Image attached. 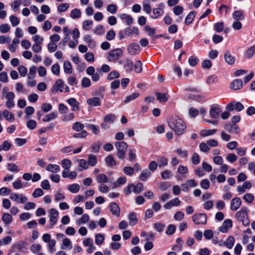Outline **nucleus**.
Here are the masks:
<instances>
[{
    "instance_id": "1",
    "label": "nucleus",
    "mask_w": 255,
    "mask_h": 255,
    "mask_svg": "<svg viewBox=\"0 0 255 255\" xmlns=\"http://www.w3.org/2000/svg\"><path fill=\"white\" fill-rule=\"evenodd\" d=\"M168 124L170 128L177 135H181L185 131L186 127L185 123L178 117L170 119Z\"/></svg>"
},
{
    "instance_id": "2",
    "label": "nucleus",
    "mask_w": 255,
    "mask_h": 255,
    "mask_svg": "<svg viewBox=\"0 0 255 255\" xmlns=\"http://www.w3.org/2000/svg\"><path fill=\"white\" fill-rule=\"evenodd\" d=\"M117 150V156L120 159H124L126 157V151L128 145L125 141H117L115 144Z\"/></svg>"
},
{
    "instance_id": "3",
    "label": "nucleus",
    "mask_w": 255,
    "mask_h": 255,
    "mask_svg": "<svg viewBox=\"0 0 255 255\" xmlns=\"http://www.w3.org/2000/svg\"><path fill=\"white\" fill-rule=\"evenodd\" d=\"M248 213L247 208L243 207L241 209L237 212L235 215L236 219L242 222L243 225L247 226L249 225V220L247 219Z\"/></svg>"
},
{
    "instance_id": "4",
    "label": "nucleus",
    "mask_w": 255,
    "mask_h": 255,
    "mask_svg": "<svg viewBox=\"0 0 255 255\" xmlns=\"http://www.w3.org/2000/svg\"><path fill=\"white\" fill-rule=\"evenodd\" d=\"M42 240L45 243H48L49 252L50 254H53L55 251L56 241L53 239H51L50 235L47 233L43 235Z\"/></svg>"
},
{
    "instance_id": "5",
    "label": "nucleus",
    "mask_w": 255,
    "mask_h": 255,
    "mask_svg": "<svg viewBox=\"0 0 255 255\" xmlns=\"http://www.w3.org/2000/svg\"><path fill=\"white\" fill-rule=\"evenodd\" d=\"M123 54L121 48H117L110 51L108 53V59L110 62H115L118 60Z\"/></svg>"
},
{
    "instance_id": "6",
    "label": "nucleus",
    "mask_w": 255,
    "mask_h": 255,
    "mask_svg": "<svg viewBox=\"0 0 255 255\" xmlns=\"http://www.w3.org/2000/svg\"><path fill=\"white\" fill-rule=\"evenodd\" d=\"M192 219L196 225H205L207 222V216L204 213L195 214Z\"/></svg>"
},
{
    "instance_id": "7",
    "label": "nucleus",
    "mask_w": 255,
    "mask_h": 255,
    "mask_svg": "<svg viewBox=\"0 0 255 255\" xmlns=\"http://www.w3.org/2000/svg\"><path fill=\"white\" fill-rule=\"evenodd\" d=\"M49 214L50 226H47V227L51 229L53 228V226L55 225L57 222L59 213L54 208H52L49 211Z\"/></svg>"
},
{
    "instance_id": "8",
    "label": "nucleus",
    "mask_w": 255,
    "mask_h": 255,
    "mask_svg": "<svg viewBox=\"0 0 255 255\" xmlns=\"http://www.w3.org/2000/svg\"><path fill=\"white\" fill-rule=\"evenodd\" d=\"M244 108V106L239 102L233 101L229 103L226 107L227 110L232 111L236 110L237 112H240Z\"/></svg>"
},
{
    "instance_id": "9",
    "label": "nucleus",
    "mask_w": 255,
    "mask_h": 255,
    "mask_svg": "<svg viewBox=\"0 0 255 255\" xmlns=\"http://www.w3.org/2000/svg\"><path fill=\"white\" fill-rule=\"evenodd\" d=\"M10 199L17 203L24 204L27 201V197L22 194H17L14 193L10 194Z\"/></svg>"
},
{
    "instance_id": "10",
    "label": "nucleus",
    "mask_w": 255,
    "mask_h": 255,
    "mask_svg": "<svg viewBox=\"0 0 255 255\" xmlns=\"http://www.w3.org/2000/svg\"><path fill=\"white\" fill-rule=\"evenodd\" d=\"M25 243L22 241H20L16 243V244H13L11 246V250L9 251L8 253V255H10L11 253L15 252V251H20L22 250L25 247Z\"/></svg>"
},
{
    "instance_id": "11",
    "label": "nucleus",
    "mask_w": 255,
    "mask_h": 255,
    "mask_svg": "<svg viewBox=\"0 0 255 255\" xmlns=\"http://www.w3.org/2000/svg\"><path fill=\"white\" fill-rule=\"evenodd\" d=\"M140 47L138 44L132 43L128 47V52L132 55H135L140 52Z\"/></svg>"
},
{
    "instance_id": "12",
    "label": "nucleus",
    "mask_w": 255,
    "mask_h": 255,
    "mask_svg": "<svg viewBox=\"0 0 255 255\" xmlns=\"http://www.w3.org/2000/svg\"><path fill=\"white\" fill-rule=\"evenodd\" d=\"M64 85V82L61 79H59L55 82V84L51 88V92L53 93H56L59 91L62 92L63 91L62 88Z\"/></svg>"
},
{
    "instance_id": "13",
    "label": "nucleus",
    "mask_w": 255,
    "mask_h": 255,
    "mask_svg": "<svg viewBox=\"0 0 255 255\" xmlns=\"http://www.w3.org/2000/svg\"><path fill=\"white\" fill-rule=\"evenodd\" d=\"M242 201L239 197H236L232 199L231 201V210L233 211L238 210L241 207Z\"/></svg>"
},
{
    "instance_id": "14",
    "label": "nucleus",
    "mask_w": 255,
    "mask_h": 255,
    "mask_svg": "<svg viewBox=\"0 0 255 255\" xmlns=\"http://www.w3.org/2000/svg\"><path fill=\"white\" fill-rule=\"evenodd\" d=\"M221 109L216 105H212L209 111V114L211 118L217 119L219 117Z\"/></svg>"
},
{
    "instance_id": "15",
    "label": "nucleus",
    "mask_w": 255,
    "mask_h": 255,
    "mask_svg": "<svg viewBox=\"0 0 255 255\" xmlns=\"http://www.w3.org/2000/svg\"><path fill=\"white\" fill-rule=\"evenodd\" d=\"M225 129L229 132H234L238 133L239 131V127L232 123H228L225 126Z\"/></svg>"
},
{
    "instance_id": "16",
    "label": "nucleus",
    "mask_w": 255,
    "mask_h": 255,
    "mask_svg": "<svg viewBox=\"0 0 255 255\" xmlns=\"http://www.w3.org/2000/svg\"><path fill=\"white\" fill-rule=\"evenodd\" d=\"M232 227V222L231 219L225 220L223 225L220 227L219 230L222 233H227L228 229Z\"/></svg>"
},
{
    "instance_id": "17",
    "label": "nucleus",
    "mask_w": 255,
    "mask_h": 255,
    "mask_svg": "<svg viewBox=\"0 0 255 255\" xmlns=\"http://www.w3.org/2000/svg\"><path fill=\"white\" fill-rule=\"evenodd\" d=\"M67 102L72 107V111L76 112L79 111V103L75 98H70L67 100Z\"/></svg>"
},
{
    "instance_id": "18",
    "label": "nucleus",
    "mask_w": 255,
    "mask_h": 255,
    "mask_svg": "<svg viewBox=\"0 0 255 255\" xmlns=\"http://www.w3.org/2000/svg\"><path fill=\"white\" fill-rule=\"evenodd\" d=\"M180 204V201L178 198H175L170 201L167 202L164 205V208L166 210L170 209L173 206H178Z\"/></svg>"
},
{
    "instance_id": "19",
    "label": "nucleus",
    "mask_w": 255,
    "mask_h": 255,
    "mask_svg": "<svg viewBox=\"0 0 255 255\" xmlns=\"http://www.w3.org/2000/svg\"><path fill=\"white\" fill-rule=\"evenodd\" d=\"M243 87V82L241 79H235L230 84V88L234 90H238Z\"/></svg>"
},
{
    "instance_id": "20",
    "label": "nucleus",
    "mask_w": 255,
    "mask_h": 255,
    "mask_svg": "<svg viewBox=\"0 0 255 255\" xmlns=\"http://www.w3.org/2000/svg\"><path fill=\"white\" fill-rule=\"evenodd\" d=\"M110 211L113 215L119 217L120 216V208L118 205L115 202L111 203L109 205Z\"/></svg>"
},
{
    "instance_id": "21",
    "label": "nucleus",
    "mask_w": 255,
    "mask_h": 255,
    "mask_svg": "<svg viewBox=\"0 0 255 255\" xmlns=\"http://www.w3.org/2000/svg\"><path fill=\"white\" fill-rule=\"evenodd\" d=\"M87 103L88 105L92 107H98L101 105L100 99L97 97H94L88 99L87 100Z\"/></svg>"
},
{
    "instance_id": "22",
    "label": "nucleus",
    "mask_w": 255,
    "mask_h": 255,
    "mask_svg": "<svg viewBox=\"0 0 255 255\" xmlns=\"http://www.w3.org/2000/svg\"><path fill=\"white\" fill-rule=\"evenodd\" d=\"M225 61L229 65H233L235 63L236 59L234 56L232 55L229 51L227 52L224 55Z\"/></svg>"
},
{
    "instance_id": "23",
    "label": "nucleus",
    "mask_w": 255,
    "mask_h": 255,
    "mask_svg": "<svg viewBox=\"0 0 255 255\" xmlns=\"http://www.w3.org/2000/svg\"><path fill=\"white\" fill-rule=\"evenodd\" d=\"M84 40L88 43L89 47L91 48H94L96 46V41L93 40L89 35H85L84 37Z\"/></svg>"
},
{
    "instance_id": "24",
    "label": "nucleus",
    "mask_w": 255,
    "mask_h": 255,
    "mask_svg": "<svg viewBox=\"0 0 255 255\" xmlns=\"http://www.w3.org/2000/svg\"><path fill=\"white\" fill-rule=\"evenodd\" d=\"M46 170L50 172L57 173L60 171V168L57 164H49L47 166Z\"/></svg>"
},
{
    "instance_id": "25",
    "label": "nucleus",
    "mask_w": 255,
    "mask_h": 255,
    "mask_svg": "<svg viewBox=\"0 0 255 255\" xmlns=\"http://www.w3.org/2000/svg\"><path fill=\"white\" fill-rule=\"evenodd\" d=\"M164 13V10L159 8H154L152 10V14L151 17L153 19H156L158 17L162 15Z\"/></svg>"
},
{
    "instance_id": "26",
    "label": "nucleus",
    "mask_w": 255,
    "mask_h": 255,
    "mask_svg": "<svg viewBox=\"0 0 255 255\" xmlns=\"http://www.w3.org/2000/svg\"><path fill=\"white\" fill-rule=\"evenodd\" d=\"M121 19L125 20L127 25H130L133 22V18L132 17L126 13H123L120 15Z\"/></svg>"
},
{
    "instance_id": "27",
    "label": "nucleus",
    "mask_w": 255,
    "mask_h": 255,
    "mask_svg": "<svg viewBox=\"0 0 255 255\" xmlns=\"http://www.w3.org/2000/svg\"><path fill=\"white\" fill-rule=\"evenodd\" d=\"M124 66L126 72H130L133 68V63L131 60L127 58L125 59Z\"/></svg>"
},
{
    "instance_id": "28",
    "label": "nucleus",
    "mask_w": 255,
    "mask_h": 255,
    "mask_svg": "<svg viewBox=\"0 0 255 255\" xmlns=\"http://www.w3.org/2000/svg\"><path fill=\"white\" fill-rule=\"evenodd\" d=\"M57 118V114L56 112H52L46 115L42 119L43 122H49L52 120H54Z\"/></svg>"
},
{
    "instance_id": "29",
    "label": "nucleus",
    "mask_w": 255,
    "mask_h": 255,
    "mask_svg": "<svg viewBox=\"0 0 255 255\" xmlns=\"http://www.w3.org/2000/svg\"><path fill=\"white\" fill-rule=\"evenodd\" d=\"M105 162L108 167H112L117 164L112 155H109L105 158Z\"/></svg>"
},
{
    "instance_id": "30",
    "label": "nucleus",
    "mask_w": 255,
    "mask_h": 255,
    "mask_svg": "<svg viewBox=\"0 0 255 255\" xmlns=\"http://www.w3.org/2000/svg\"><path fill=\"white\" fill-rule=\"evenodd\" d=\"M97 163V156L93 154H90L88 156V164L91 166H95Z\"/></svg>"
},
{
    "instance_id": "31",
    "label": "nucleus",
    "mask_w": 255,
    "mask_h": 255,
    "mask_svg": "<svg viewBox=\"0 0 255 255\" xmlns=\"http://www.w3.org/2000/svg\"><path fill=\"white\" fill-rule=\"evenodd\" d=\"M196 14V12L194 11L189 12L185 18L186 24L189 25L192 23L195 17Z\"/></svg>"
},
{
    "instance_id": "32",
    "label": "nucleus",
    "mask_w": 255,
    "mask_h": 255,
    "mask_svg": "<svg viewBox=\"0 0 255 255\" xmlns=\"http://www.w3.org/2000/svg\"><path fill=\"white\" fill-rule=\"evenodd\" d=\"M107 176L103 173L98 174L96 177V181L99 183H105L108 182Z\"/></svg>"
},
{
    "instance_id": "33",
    "label": "nucleus",
    "mask_w": 255,
    "mask_h": 255,
    "mask_svg": "<svg viewBox=\"0 0 255 255\" xmlns=\"http://www.w3.org/2000/svg\"><path fill=\"white\" fill-rule=\"evenodd\" d=\"M63 68L65 73L71 74L73 70L71 63L68 61H65L63 63Z\"/></svg>"
},
{
    "instance_id": "34",
    "label": "nucleus",
    "mask_w": 255,
    "mask_h": 255,
    "mask_svg": "<svg viewBox=\"0 0 255 255\" xmlns=\"http://www.w3.org/2000/svg\"><path fill=\"white\" fill-rule=\"evenodd\" d=\"M235 239L232 236H229L226 242L224 243V245H225L228 249H231L233 248L234 245Z\"/></svg>"
},
{
    "instance_id": "35",
    "label": "nucleus",
    "mask_w": 255,
    "mask_h": 255,
    "mask_svg": "<svg viewBox=\"0 0 255 255\" xmlns=\"http://www.w3.org/2000/svg\"><path fill=\"white\" fill-rule=\"evenodd\" d=\"M2 115L7 121H13L14 120V115L6 110L3 111Z\"/></svg>"
},
{
    "instance_id": "36",
    "label": "nucleus",
    "mask_w": 255,
    "mask_h": 255,
    "mask_svg": "<svg viewBox=\"0 0 255 255\" xmlns=\"http://www.w3.org/2000/svg\"><path fill=\"white\" fill-rule=\"evenodd\" d=\"M157 164L159 168L165 167L168 164V160L164 157H159L157 159Z\"/></svg>"
},
{
    "instance_id": "37",
    "label": "nucleus",
    "mask_w": 255,
    "mask_h": 255,
    "mask_svg": "<svg viewBox=\"0 0 255 255\" xmlns=\"http://www.w3.org/2000/svg\"><path fill=\"white\" fill-rule=\"evenodd\" d=\"M143 9L147 14H150L151 11V8L150 5V2L148 0H144L142 3Z\"/></svg>"
},
{
    "instance_id": "38",
    "label": "nucleus",
    "mask_w": 255,
    "mask_h": 255,
    "mask_svg": "<svg viewBox=\"0 0 255 255\" xmlns=\"http://www.w3.org/2000/svg\"><path fill=\"white\" fill-rule=\"evenodd\" d=\"M217 131V129H204L200 131V134L201 136L205 137L213 134Z\"/></svg>"
},
{
    "instance_id": "39",
    "label": "nucleus",
    "mask_w": 255,
    "mask_h": 255,
    "mask_svg": "<svg viewBox=\"0 0 255 255\" xmlns=\"http://www.w3.org/2000/svg\"><path fill=\"white\" fill-rule=\"evenodd\" d=\"M61 249L64 250H65L67 248H68L69 249H71L72 248V246L70 239L68 238L64 239L62 241V246H61Z\"/></svg>"
},
{
    "instance_id": "40",
    "label": "nucleus",
    "mask_w": 255,
    "mask_h": 255,
    "mask_svg": "<svg viewBox=\"0 0 255 255\" xmlns=\"http://www.w3.org/2000/svg\"><path fill=\"white\" fill-rule=\"evenodd\" d=\"M233 18L235 20L239 21L244 19V16L242 11L236 10L233 13Z\"/></svg>"
},
{
    "instance_id": "41",
    "label": "nucleus",
    "mask_w": 255,
    "mask_h": 255,
    "mask_svg": "<svg viewBox=\"0 0 255 255\" xmlns=\"http://www.w3.org/2000/svg\"><path fill=\"white\" fill-rule=\"evenodd\" d=\"M129 224L130 226H134L137 223V219L134 213H130L128 216Z\"/></svg>"
},
{
    "instance_id": "42",
    "label": "nucleus",
    "mask_w": 255,
    "mask_h": 255,
    "mask_svg": "<svg viewBox=\"0 0 255 255\" xmlns=\"http://www.w3.org/2000/svg\"><path fill=\"white\" fill-rule=\"evenodd\" d=\"M126 181H127L126 177H125L124 176L120 177L117 179V181H116L114 183V186L116 188L122 185L125 184L126 183Z\"/></svg>"
},
{
    "instance_id": "43",
    "label": "nucleus",
    "mask_w": 255,
    "mask_h": 255,
    "mask_svg": "<svg viewBox=\"0 0 255 255\" xmlns=\"http://www.w3.org/2000/svg\"><path fill=\"white\" fill-rule=\"evenodd\" d=\"M255 54V45L249 48L246 51L245 56L247 58L251 59L253 57V55Z\"/></svg>"
},
{
    "instance_id": "44",
    "label": "nucleus",
    "mask_w": 255,
    "mask_h": 255,
    "mask_svg": "<svg viewBox=\"0 0 255 255\" xmlns=\"http://www.w3.org/2000/svg\"><path fill=\"white\" fill-rule=\"evenodd\" d=\"M116 117L114 114H110L104 117V122L112 124L116 120Z\"/></svg>"
},
{
    "instance_id": "45",
    "label": "nucleus",
    "mask_w": 255,
    "mask_h": 255,
    "mask_svg": "<svg viewBox=\"0 0 255 255\" xmlns=\"http://www.w3.org/2000/svg\"><path fill=\"white\" fill-rule=\"evenodd\" d=\"M79 162V165L80 168L79 169V171H82L83 169H86L88 168V162L84 159H81L78 160Z\"/></svg>"
},
{
    "instance_id": "46",
    "label": "nucleus",
    "mask_w": 255,
    "mask_h": 255,
    "mask_svg": "<svg viewBox=\"0 0 255 255\" xmlns=\"http://www.w3.org/2000/svg\"><path fill=\"white\" fill-rule=\"evenodd\" d=\"M150 175L151 173L149 171L145 170L142 171L139 175V178L141 181H145L150 176Z\"/></svg>"
},
{
    "instance_id": "47",
    "label": "nucleus",
    "mask_w": 255,
    "mask_h": 255,
    "mask_svg": "<svg viewBox=\"0 0 255 255\" xmlns=\"http://www.w3.org/2000/svg\"><path fill=\"white\" fill-rule=\"evenodd\" d=\"M61 164L62 167L65 170H69L72 165L71 161L68 159H63L61 161Z\"/></svg>"
},
{
    "instance_id": "48",
    "label": "nucleus",
    "mask_w": 255,
    "mask_h": 255,
    "mask_svg": "<svg viewBox=\"0 0 255 255\" xmlns=\"http://www.w3.org/2000/svg\"><path fill=\"white\" fill-rule=\"evenodd\" d=\"M89 218L88 215L84 214L78 220L76 221V223L79 225H80L82 224H85L89 221Z\"/></svg>"
},
{
    "instance_id": "49",
    "label": "nucleus",
    "mask_w": 255,
    "mask_h": 255,
    "mask_svg": "<svg viewBox=\"0 0 255 255\" xmlns=\"http://www.w3.org/2000/svg\"><path fill=\"white\" fill-rule=\"evenodd\" d=\"M36 67L35 66H32L30 68L29 70V73L27 75V77L29 79H33L36 76Z\"/></svg>"
},
{
    "instance_id": "50",
    "label": "nucleus",
    "mask_w": 255,
    "mask_h": 255,
    "mask_svg": "<svg viewBox=\"0 0 255 255\" xmlns=\"http://www.w3.org/2000/svg\"><path fill=\"white\" fill-rule=\"evenodd\" d=\"M12 216L8 213H4L2 216V220L6 224H9L12 222Z\"/></svg>"
},
{
    "instance_id": "51",
    "label": "nucleus",
    "mask_w": 255,
    "mask_h": 255,
    "mask_svg": "<svg viewBox=\"0 0 255 255\" xmlns=\"http://www.w3.org/2000/svg\"><path fill=\"white\" fill-rule=\"evenodd\" d=\"M69 190L73 193H77L80 190V186L77 183L69 185L68 186Z\"/></svg>"
},
{
    "instance_id": "52",
    "label": "nucleus",
    "mask_w": 255,
    "mask_h": 255,
    "mask_svg": "<svg viewBox=\"0 0 255 255\" xmlns=\"http://www.w3.org/2000/svg\"><path fill=\"white\" fill-rule=\"evenodd\" d=\"M81 12L79 9L75 8L71 11L70 16L72 18H78L81 17Z\"/></svg>"
},
{
    "instance_id": "53",
    "label": "nucleus",
    "mask_w": 255,
    "mask_h": 255,
    "mask_svg": "<svg viewBox=\"0 0 255 255\" xmlns=\"http://www.w3.org/2000/svg\"><path fill=\"white\" fill-rule=\"evenodd\" d=\"M93 21L86 20L83 22L82 28L85 30H89L93 24Z\"/></svg>"
},
{
    "instance_id": "54",
    "label": "nucleus",
    "mask_w": 255,
    "mask_h": 255,
    "mask_svg": "<svg viewBox=\"0 0 255 255\" xmlns=\"http://www.w3.org/2000/svg\"><path fill=\"white\" fill-rule=\"evenodd\" d=\"M7 170L10 172H18L20 171L18 166L14 163H8L7 164Z\"/></svg>"
},
{
    "instance_id": "55",
    "label": "nucleus",
    "mask_w": 255,
    "mask_h": 255,
    "mask_svg": "<svg viewBox=\"0 0 255 255\" xmlns=\"http://www.w3.org/2000/svg\"><path fill=\"white\" fill-rule=\"evenodd\" d=\"M157 96V99L160 102H165L167 101V98L166 95L164 93H160L159 92L156 93Z\"/></svg>"
},
{
    "instance_id": "56",
    "label": "nucleus",
    "mask_w": 255,
    "mask_h": 255,
    "mask_svg": "<svg viewBox=\"0 0 255 255\" xmlns=\"http://www.w3.org/2000/svg\"><path fill=\"white\" fill-rule=\"evenodd\" d=\"M93 32L95 34L97 35H103L105 33L104 28L103 25H98L95 29H94Z\"/></svg>"
},
{
    "instance_id": "57",
    "label": "nucleus",
    "mask_w": 255,
    "mask_h": 255,
    "mask_svg": "<svg viewBox=\"0 0 255 255\" xmlns=\"http://www.w3.org/2000/svg\"><path fill=\"white\" fill-rule=\"evenodd\" d=\"M139 95V94L137 93H133L132 94L127 96L124 100V102L125 103H129V102L137 98Z\"/></svg>"
},
{
    "instance_id": "58",
    "label": "nucleus",
    "mask_w": 255,
    "mask_h": 255,
    "mask_svg": "<svg viewBox=\"0 0 255 255\" xmlns=\"http://www.w3.org/2000/svg\"><path fill=\"white\" fill-rule=\"evenodd\" d=\"M60 68L58 63H55L52 66V73L55 75H59L60 74Z\"/></svg>"
},
{
    "instance_id": "59",
    "label": "nucleus",
    "mask_w": 255,
    "mask_h": 255,
    "mask_svg": "<svg viewBox=\"0 0 255 255\" xmlns=\"http://www.w3.org/2000/svg\"><path fill=\"white\" fill-rule=\"evenodd\" d=\"M104 241V236L101 234H97L95 237V243L97 245L102 244Z\"/></svg>"
},
{
    "instance_id": "60",
    "label": "nucleus",
    "mask_w": 255,
    "mask_h": 255,
    "mask_svg": "<svg viewBox=\"0 0 255 255\" xmlns=\"http://www.w3.org/2000/svg\"><path fill=\"white\" fill-rule=\"evenodd\" d=\"M9 20L13 26H16L19 24L20 21L18 18L14 15L9 16Z\"/></svg>"
},
{
    "instance_id": "61",
    "label": "nucleus",
    "mask_w": 255,
    "mask_h": 255,
    "mask_svg": "<svg viewBox=\"0 0 255 255\" xmlns=\"http://www.w3.org/2000/svg\"><path fill=\"white\" fill-rule=\"evenodd\" d=\"M133 192L135 194L140 193L143 190V184L141 183H138L135 186L133 185Z\"/></svg>"
},
{
    "instance_id": "62",
    "label": "nucleus",
    "mask_w": 255,
    "mask_h": 255,
    "mask_svg": "<svg viewBox=\"0 0 255 255\" xmlns=\"http://www.w3.org/2000/svg\"><path fill=\"white\" fill-rule=\"evenodd\" d=\"M172 174L171 171L168 170H165L161 173V176L163 180L170 179Z\"/></svg>"
},
{
    "instance_id": "63",
    "label": "nucleus",
    "mask_w": 255,
    "mask_h": 255,
    "mask_svg": "<svg viewBox=\"0 0 255 255\" xmlns=\"http://www.w3.org/2000/svg\"><path fill=\"white\" fill-rule=\"evenodd\" d=\"M10 29V25L7 23L2 24L0 25V32L2 33L8 32Z\"/></svg>"
},
{
    "instance_id": "64",
    "label": "nucleus",
    "mask_w": 255,
    "mask_h": 255,
    "mask_svg": "<svg viewBox=\"0 0 255 255\" xmlns=\"http://www.w3.org/2000/svg\"><path fill=\"white\" fill-rule=\"evenodd\" d=\"M134 71L137 73H139L142 71V63L140 61L137 60L134 65Z\"/></svg>"
}]
</instances>
